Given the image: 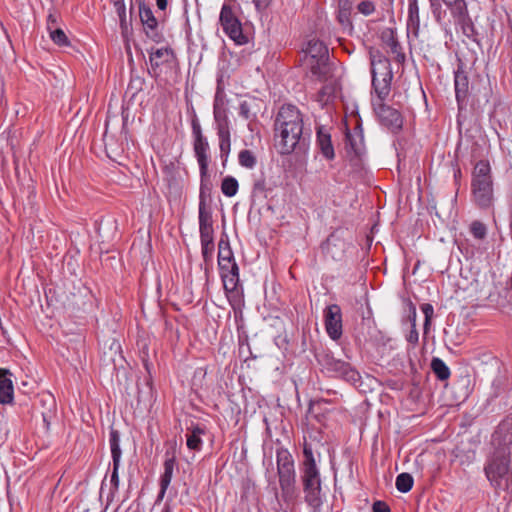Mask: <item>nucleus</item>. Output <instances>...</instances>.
I'll list each match as a JSON object with an SVG mask.
<instances>
[{
	"label": "nucleus",
	"mask_w": 512,
	"mask_h": 512,
	"mask_svg": "<svg viewBox=\"0 0 512 512\" xmlns=\"http://www.w3.org/2000/svg\"><path fill=\"white\" fill-rule=\"evenodd\" d=\"M512 421H502L492 435L494 451L487 459L484 472L496 491H512V469L510 467V445L512 444Z\"/></svg>",
	"instance_id": "f257e3e1"
},
{
	"label": "nucleus",
	"mask_w": 512,
	"mask_h": 512,
	"mask_svg": "<svg viewBox=\"0 0 512 512\" xmlns=\"http://www.w3.org/2000/svg\"><path fill=\"white\" fill-rule=\"evenodd\" d=\"M471 202L481 211L494 209L495 192L492 167L487 159L478 160L471 172Z\"/></svg>",
	"instance_id": "f03ea898"
},
{
	"label": "nucleus",
	"mask_w": 512,
	"mask_h": 512,
	"mask_svg": "<svg viewBox=\"0 0 512 512\" xmlns=\"http://www.w3.org/2000/svg\"><path fill=\"white\" fill-rule=\"evenodd\" d=\"M299 127H304L300 110L292 104L282 105L274 120V145L279 154L288 150L289 142L299 132Z\"/></svg>",
	"instance_id": "7ed1b4c3"
},
{
	"label": "nucleus",
	"mask_w": 512,
	"mask_h": 512,
	"mask_svg": "<svg viewBox=\"0 0 512 512\" xmlns=\"http://www.w3.org/2000/svg\"><path fill=\"white\" fill-rule=\"evenodd\" d=\"M276 465L281 498L285 503L293 504L298 497L296 470L293 456L287 448L283 446L277 447Z\"/></svg>",
	"instance_id": "20e7f679"
},
{
	"label": "nucleus",
	"mask_w": 512,
	"mask_h": 512,
	"mask_svg": "<svg viewBox=\"0 0 512 512\" xmlns=\"http://www.w3.org/2000/svg\"><path fill=\"white\" fill-rule=\"evenodd\" d=\"M315 358L321 371L328 377L342 379L355 388L361 387V375L349 362L335 358L331 351L324 349L315 352Z\"/></svg>",
	"instance_id": "39448f33"
},
{
	"label": "nucleus",
	"mask_w": 512,
	"mask_h": 512,
	"mask_svg": "<svg viewBox=\"0 0 512 512\" xmlns=\"http://www.w3.org/2000/svg\"><path fill=\"white\" fill-rule=\"evenodd\" d=\"M372 88L375 91L378 100L384 101L390 94L393 72L390 60L377 51L376 54H370Z\"/></svg>",
	"instance_id": "423d86ee"
},
{
	"label": "nucleus",
	"mask_w": 512,
	"mask_h": 512,
	"mask_svg": "<svg viewBox=\"0 0 512 512\" xmlns=\"http://www.w3.org/2000/svg\"><path fill=\"white\" fill-rule=\"evenodd\" d=\"M149 54L150 68H148V74L157 80L163 74L168 77H172L179 68L178 58L174 50L167 46L162 48L147 49Z\"/></svg>",
	"instance_id": "0eeeda50"
},
{
	"label": "nucleus",
	"mask_w": 512,
	"mask_h": 512,
	"mask_svg": "<svg viewBox=\"0 0 512 512\" xmlns=\"http://www.w3.org/2000/svg\"><path fill=\"white\" fill-rule=\"evenodd\" d=\"M304 57H309L310 72L319 81L327 80L329 73V51L324 42L318 39L308 41L307 46L303 49Z\"/></svg>",
	"instance_id": "6e6552de"
},
{
	"label": "nucleus",
	"mask_w": 512,
	"mask_h": 512,
	"mask_svg": "<svg viewBox=\"0 0 512 512\" xmlns=\"http://www.w3.org/2000/svg\"><path fill=\"white\" fill-rule=\"evenodd\" d=\"M219 22L225 34L237 45H244L248 42V37L243 33L242 24L231 5L223 4Z\"/></svg>",
	"instance_id": "1a4fd4ad"
},
{
	"label": "nucleus",
	"mask_w": 512,
	"mask_h": 512,
	"mask_svg": "<svg viewBox=\"0 0 512 512\" xmlns=\"http://www.w3.org/2000/svg\"><path fill=\"white\" fill-rule=\"evenodd\" d=\"M372 105L378 121L382 126L386 127L394 134L402 130L403 117L397 109L385 104L384 101L381 100L373 102Z\"/></svg>",
	"instance_id": "9d476101"
},
{
	"label": "nucleus",
	"mask_w": 512,
	"mask_h": 512,
	"mask_svg": "<svg viewBox=\"0 0 512 512\" xmlns=\"http://www.w3.org/2000/svg\"><path fill=\"white\" fill-rule=\"evenodd\" d=\"M139 17L147 38L156 44L164 42L165 37L162 31L159 30L158 20L154 16L152 9L143 1L139 2Z\"/></svg>",
	"instance_id": "9b49d317"
},
{
	"label": "nucleus",
	"mask_w": 512,
	"mask_h": 512,
	"mask_svg": "<svg viewBox=\"0 0 512 512\" xmlns=\"http://www.w3.org/2000/svg\"><path fill=\"white\" fill-rule=\"evenodd\" d=\"M300 483L314 482L321 479L320 469L317 466L316 457L311 444L306 441L303 444V460L299 464Z\"/></svg>",
	"instance_id": "f8f14e48"
},
{
	"label": "nucleus",
	"mask_w": 512,
	"mask_h": 512,
	"mask_svg": "<svg viewBox=\"0 0 512 512\" xmlns=\"http://www.w3.org/2000/svg\"><path fill=\"white\" fill-rule=\"evenodd\" d=\"M324 325L328 336L337 341L342 336V312L338 304L328 305L324 310Z\"/></svg>",
	"instance_id": "ddd939ff"
},
{
	"label": "nucleus",
	"mask_w": 512,
	"mask_h": 512,
	"mask_svg": "<svg viewBox=\"0 0 512 512\" xmlns=\"http://www.w3.org/2000/svg\"><path fill=\"white\" fill-rule=\"evenodd\" d=\"M304 501L312 512H321L324 503L322 479L301 483Z\"/></svg>",
	"instance_id": "4468645a"
},
{
	"label": "nucleus",
	"mask_w": 512,
	"mask_h": 512,
	"mask_svg": "<svg viewBox=\"0 0 512 512\" xmlns=\"http://www.w3.org/2000/svg\"><path fill=\"white\" fill-rule=\"evenodd\" d=\"M311 143V130L299 127V132L289 142L287 151H282L280 155L288 156L294 154L298 159L305 158L309 152Z\"/></svg>",
	"instance_id": "2eb2a0df"
},
{
	"label": "nucleus",
	"mask_w": 512,
	"mask_h": 512,
	"mask_svg": "<svg viewBox=\"0 0 512 512\" xmlns=\"http://www.w3.org/2000/svg\"><path fill=\"white\" fill-rule=\"evenodd\" d=\"M455 97L459 111L467 105V97L469 93V78L464 71L463 64H459L454 72Z\"/></svg>",
	"instance_id": "dca6fc26"
},
{
	"label": "nucleus",
	"mask_w": 512,
	"mask_h": 512,
	"mask_svg": "<svg viewBox=\"0 0 512 512\" xmlns=\"http://www.w3.org/2000/svg\"><path fill=\"white\" fill-rule=\"evenodd\" d=\"M316 146L322 156L332 161L335 158V150L329 130L324 126L316 128Z\"/></svg>",
	"instance_id": "f3484780"
},
{
	"label": "nucleus",
	"mask_w": 512,
	"mask_h": 512,
	"mask_svg": "<svg viewBox=\"0 0 512 512\" xmlns=\"http://www.w3.org/2000/svg\"><path fill=\"white\" fill-rule=\"evenodd\" d=\"M380 38L381 41L389 47L390 53L394 55V60L399 64H403L406 60V56L397 39L396 30L393 28H386L381 32Z\"/></svg>",
	"instance_id": "a211bd4d"
},
{
	"label": "nucleus",
	"mask_w": 512,
	"mask_h": 512,
	"mask_svg": "<svg viewBox=\"0 0 512 512\" xmlns=\"http://www.w3.org/2000/svg\"><path fill=\"white\" fill-rule=\"evenodd\" d=\"M223 288L227 300L234 312L236 313L239 311L241 313V310L244 307V291L241 282H229L223 284Z\"/></svg>",
	"instance_id": "6ab92c4d"
},
{
	"label": "nucleus",
	"mask_w": 512,
	"mask_h": 512,
	"mask_svg": "<svg viewBox=\"0 0 512 512\" xmlns=\"http://www.w3.org/2000/svg\"><path fill=\"white\" fill-rule=\"evenodd\" d=\"M321 247L324 253L331 256L333 259L340 260L344 255L346 243L338 235V232L335 231L327 237L326 241L322 243Z\"/></svg>",
	"instance_id": "aec40b11"
},
{
	"label": "nucleus",
	"mask_w": 512,
	"mask_h": 512,
	"mask_svg": "<svg viewBox=\"0 0 512 512\" xmlns=\"http://www.w3.org/2000/svg\"><path fill=\"white\" fill-rule=\"evenodd\" d=\"M452 16L455 23L461 27L463 34L474 42H478V32L473 24L471 17L469 16L467 7L462 10L457 9V13L453 14Z\"/></svg>",
	"instance_id": "412c9836"
},
{
	"label": "nucleus",
	"mask_w": 512,
	"mask_h": 512,
	"mask_svg": "<svg viewBox=\"0 0 512 512\" xmlns=\"http://www.w3.org/2000/svg\"><path fill=\"white\" fill-rule=\"evenodd\" d=\"M12 373L8 369L0 368V403L12 404L14 400V387Z\"/></svg>",
	"instance_id": "4be33fe9"
},
{
	"label": "nucleus",
	"mask_w": 512,
	"mask_h": 512,
	"mask_svg": "<svg viewBox=\"0 0 512 512\" xmlns=\"http://www.w3.org/2000/svg\"><path fill=\"white\" fill-rule=\"evenodd\" d=\"M218 266L223 284L233 281L238 283V281H240L239 267L235 261L234 254H232V259L229 258V260L226 261L221 260V263L218 261Z\"/></svg>",
	"instance_id": "5701e85b"
},
{
	"label": "nucleus",
	"mask_w": 512,
	"mask_h": 512,
	"mask_svg": "<svg viewBox=\"0 0 512 512\" xmlns=\"http://www.w3.org/2000/svg\"><path fill=\"white\" fill-rule=\"evenodd\" d=\"M187 430V447L193 451H200L203 444L201 435H204L206 433V427L204 425L192 423L190 427H187Z\"/></svg>",
	"instance_id": "b1692460"
},
{
	"label": "nucleus",
	"mask_w": 512,
	"mask_h": 512,
	"mask_svg": "<svg viewBox=\"0 0 512 512\" xmlns=\"http://www.w3.org/2000/svg\"><path fill=\"white\" fill-rule=\"evenodd\" d=\"M209 150L210 146L207 138L193 141L194 155L197 159L199 170H203V172H205L209 166Z\"/></svg>",
	"instance_id": "393cba45"
},
{
	"label": "nucleus",
	"mask_w": 512,
	"mask_h": 512,
	"mask_svg": "<svg viewBox=\"0 0 512 512\" xmlns=\"http://www.w3.org/2000/svg\"><path fill=\"white\" fill-rule=\"evenodd\" d=\"M200 236H214L212 211L209 206L199 205Z\"/></svg>",
	"instance_id": "a878e982"
},
{
	"label": "nucleus",
	"mask_w": 512,
	"mask_h": 512,
	"mask_svg": "<svg viewBox=\"0 0 512 512\" xmlns=\"http://www.w3.org/2000/svg\"><path fill=\"white\" fill-rule=\"evenodd\" d=\"M200 172V191H199V205L209 206L211 203V191H212V182L210 180V175L208 169L203 172V170H199Z\"/></svg>",
	"instance_id": "bb28decb"
},
{
	"label": "nucleus",
	"mask_w": 512,
	"mask_h": 512,
	"mask_svg": "<svg viewBox=\"0 0 512 512\" xmlns=\"http://www.w3.org/2000/svg\"><path fill=\"white\" fill-rule=\"evenodd\" d=\"M176 466V453L174 449L167 450L165 452V461L163 463L164 472L160 476L159 483L164 485H170L174 468Z\"/></svg>",
	"instance_id": "cd10ccee"
},
{
	"label": "nucleus",
	"mask_w": 512,
	"mask_h": 512,
	"mask_svg": "<svg viewBox=\"0 0 512 512\" xmlns=\"http://www.w3.org/2000/svg\"><path fill=\"white\" fill-rule=\"evenodd\" d=\"M408 19L407 28L413 32L415 36L418 35L420 28L419 7L417 0H408Z\"/></svg>",
	"instance_id": "c85d7f7f"
},
{
	"label": "nucleus",
	"mask_w": 512,
	"mask_h": 512,
	"mask_svg": "<svg viewBox=\"0 0 512 512\" xmlns=\"http://www.w3.org/2000/svg\"><path fill=\"white\" fill-rule=\"evenodd\" d=\"M363 136L362 134L359 136V140H357L347 129L345 133V149L347 154H354L355 158H360L363 154Z\"/></svg>",
	"instance_id": "c756f323"
},
{
	"label": "nucleus",
	"mask_w": 512,
	"mask_h": 512,
	"mask_svg": "<svg viewBox=\"0 0 512 512\" xmlns=\"http://www.w3.org/2000/svg\"><path fill=\"white\" fill-rule=\"evenodd\" d=\"M430 368L439 381L444 382L450 378V368L441 358L433 357L430 363Z\"/></svg>",
	"instance_id": "7c9ffc66"
},
{
	"label": "nucleus",
	"mask_w": 512,
	"mask_h": 512,
	"mask_svg": "<svg viewBox=\"0 0 512 512\" xmlns=\"http://www.w3.org/2000/svg\"><path fill=\"white\" fill-rule=\"evenodd\" d=\"M352 5L351 0H338L337 19L341 25L349 26L350 28H352V22L350 19Z\"/></svg>",
	"instance_id": "2f4dec72"
},
{
	"label": "nucleus",
	"mask_w": 512,
	"mask_h": 512,
	"mask_svg": "<svg viewBox=\"0 0 512 512\" xmlns=\"http://www.w3.org/2000/svg\"><path fill=\"white\" fill-rule=\"evenodd\" d=\"M213 117L217 134L230 133L227 109L213 110Z\"/></svg>",
	"instance_id": "473e14b6"
},
{
	"label": "nucleus",
	"mask_w": 512,
	"mask_h": 512,
	"mask_svg": "<svg viewBox=\"0 0 512 512\" xmlns=\"http://www.w3.org/2000/svg\"><path fill=\"white\" fill-rule=\"evenodd\" d=\"M109 444L111 449L112 462H120L122 451L120 448V433L111 427L109 433Z\"/></svg>",
	"instance_id": "72a5a7b5"
},
{
	"label": "nucleus",
	"mask_w": 512,
	"mask_h": 512,
	"mask_svg": "<svg viewBox=\"0 0 512 512\" xmlns=\"http://www.w3.org/2000/svg\"><path fill=\"white\" fill-rule=\"evenodd\" d=\"M273 191L272 186H268L264 176H260L259 178L254 180L252 187V198H263L266 199L268 194Z\"/></svg>",
	"instance_id": "f704fd0d"
},
{
	"label": "nucleus",
	"mask_w": 512,
	"mask_h": 512,
	"mask_svg": "<svg viewBox=\"0 0 512 512\" xmlns=\"http://www.w3.org/2000/svg\"><path fill=\"white\" fill-rule=\"evenodd\" d=\"M219 139L220 158L223 167L226 166L231 151V133L217 134Z\"/></svg>",
	"instance_id": "c9c22d12"
},
{
	"label": "nucleus",
	"mask_w": 512,
	"mask_h": 512,
	"mask_svg": "<svg viewBox=\"0 0 512 512\" xmlns=\"http://www.w3.org/2000/svg\"><path fill=\"white\" fill-rule=\"evenodd\" d=\"M201 253L206 264L212 261L214 253V236H200Z\"/></svg>",
	"instance_id": "e433bc0d"
},
{
	"label": "nucleus",
	"mask_w": 512,
	"mask_h": 512,
	"mask_svg": "<svg viewBox=\"0 0 512 512\" xmlns=\"http://www.w3.org/2000/svg\"><path fill=\"white\" fill-rule=\"evenodd\" d=\"M239 183L233 176H226L221 182V191L227 197H233L237 194Z\"/></svg>",
	"instance_id": "4c0bfd02"
},
{
	"label": "nucleus",
	"mask_w": 512,
	"mask_h": 512,
	"mask_svg": "<svg viewBox=\"0 0 512 512\" xmlns=\"http://www.w3.org/2000/svg\"><path fill=\"white\" fill-rule=\"evenodd\" d=\"M414 479L410 473H400L396 477L395 486L401 493L409 492L413 487Z\"/></svg>",
	"instance_id": "58836bf2"
},
{
	"label": "nucleus",
	"mask_w": 512,
	"mask_h": 512,
	"mask_svg": "<svg viewBox=\"0 0 512 512\" xmlns=\"http://www.w3.org/2000/svg\"><path fill=\"white\" fill-rule=\"evenodd\" d=\"M238 161L242 167L253 169L257 164V158L251 150L244 149L238 154Z\"/></svg>",
	"instance_id": "ea45409f"
},
{
	"label": "nucleus",
	"mask_w": 512,
	"mask_h": 512,
	"mask_svg": "<svg viewBox=\"0 0 512 512\" xmlns=\"http://www.w3.org/2000/svg\"><path fill=\"white\" fill-rule=\"evenodd\" d=\"M119 467L120 462H112V473L110 478L111 488L108 496V502L113 500L115 492L119 488Z\"/></svg>",
	"instance_id": "a19ab883"
},
{
	"label": "nucleus",
	"mask_w": 512,
	"mask_h": 512,
	"mask_svg": "<svg viewBox=\"0 0 512 512\" xmlns=\"http://www.w3.org/2000/svg\"><path fill=\"white\" fill-rule=\"evenodd\" d=\"M469 231L477 240H484L487 237V226L479 220L471 222Z\"/></svg>",
	"instance_id": "79ce46f5"
},
{
	"label": "nucleus",
	"mask_w": 512,
	"mask_h": 512,
	"mask_svg": "<svg viewBox=\"0 0 512 512\" xmlns=\"http://www.w3.org/2000/svg\"><path fill=\"white\" fill-rule=\"evenodd\" d=\"M145 78L139 75H131L130 82L128 84L127 91L131 93L132 97H135L139 92L144 89Z\"/></svg>",
	"instance_id": "37998d69"
},
{
	"label": "nucleus",
	"mask_w": 512,
	"mask_h": 512,
	"mask_svg": "<svg viewBox=\"0 0 512 512\" xmlns=\"http://www.w3.org/2000/svg\"><path fill=\"white\" fill-rule=\"evenodd\" d=\"M225 98H226V94L224 91V87L222 86L221 80H218L216 92H215V96H214L213 110L226 109L225 108Z\"/></svg>",
	"instance_id": "c03bdc74"
},
{
	"label": "nucleus",
	"mask_w": 512,
	"mask_h": 512,
	"mask_svg": "<svg viewBox=\"0 0 512 512\" xmlns=\"http://www.w3.org/2000/svg\"><path fill=\"white\" fill-rule=\"evenodd\" d=\"M232 248L230 246L229 241H223V237H220V240L218 242V261L221 263V260L226 261L229 260V258L232 259Z\"/></svg>",
	"instance_id": "a18cd8bd"
},
{
	"label": "nucleus",
	"mask_w": 512,
	"mask_h": 512,
	"mask_svg": "<svg viewBox=\"0 0 512 512\" xmlns=\"http://www.w3.org/2000/svg\"><path fill=\"white\" fill-rule=\"evenodd\" d=\"M420 309L424 314V324H423L424 334H427L430 329L431 320L434 315V308L430 303H423L420 306Z\"/></svg>",
	"instance_id": "49530a36"
},
{
	"label": "nucleus",
	"mask_w": 512,
	"mask_h": 512,
	"mask_svg": "<svg viewBox=\"0 0 512 512\" xmlns=\"http://www.w3.org/2000/svg\"><path fill=\"white\" fill-rule=\"evenodd\" d=\"M51 40L58 46H69L70 41L65 32L60 28H55L49 31Z\"/></svg>",
	"instance_id": "de8ad7c7"
},
{
	"label": "nucleus",
	"mask_w": 512,
	"mask_h": 512,
	"mask_svg": "<svg viewBox=\"0 0 512 512\" xmlns=\"http://www.w3.org/2000/svg\"><path fill=\"white\" fill-rule=\"evenodd\" d=\"M191 128L193 141L207 138L206 136L203 135L201 124L195 110H193V116L191 118Z\"/></svg>",
	"instance_id": "09e8293b"
},
{
	"label": "nucleus",
	"mask_w": 512,
	"mask_h": 512,
	"mask_svg": "<svg viewBox=\"0 0 512 512\" xmlns=\"http://www.w3.org/2000/svg\"><path fill=\"white\" fill-rule=\"evenodd\" d=\"M115 10L117 12V15L119 17L120 22V28L122 31V34H125L128 31V26L131 25V23L127 22L126 19V7L124 3H120L119 5L114 6Z\"/></svg>",
	"instance_id": "8fccbe9b"
},
{
	"label": "nucleus",
	"mask_w": 512,
	"mask_h": 512,
	"mask_svg": "<svg viewBox=\"0 0 512 512\" xmlns=\"http://www.w3.org/2000/svg\"><path fill=\"white\" fill-rule=\"evenodd\" d=\"M253 103L243 101L239 106V115L245 120H254L257 116L256 112L252 111Z\"/></svg>",
	"instance_id": "3c124183"
},
{
	"label": "nucleus",
	"mask_w": 512,
	"mask_h": 512,
	"mask_svg": "<svg viewBox=\"0 0 512 512\" xmlns=\"http://www.w3.org/2000/svg\"><path fill=\"white\" fill-rule=\"evenodd\" d=\"M359 13L369 16L375 11V4L371 0H363L357 5Z\"/></svg>",
	"instance_id": "603ef678"
},
{
	"label": "nucleus",
	"mask_w": 512,
	"mask_h": 512,
	"mask_svg": "<svg viewBox=\"0 0 512 512\" xmlns=\"http://www.w3.org/2000/svg\"><path fill=\"white\" fill-rule=\"evenodd\" d=\"M416 318H417L416 307L411 301H409L408 302L407 321L411 324V327H416Z\"/></svg>",
	"instance_id": "864d4df0"
},
{
	"label": "nucleus",
	"mask_w": 512,
	"mask_h": 512,
	"mask_svg": "<svg viewBox=\"0 0 512 512\" xmlns=\"http://www.w3.org/2000/svg\"><path fill=\"white\" fill-rule=\"evenodd\" d=\"M372 512H391V509L386 502L377 500L372 505Z\"/></svg>",
	"instance_id": "5fc2aeb1"
},
{
	"label": "nucleus",
	"mask_w": 512,
	"mask_h": 512,
	"mask_svg": "<svg viewBox=\"0 0 512 512\" xmlns=\"http://www.w3.org/2000/svg\"><path fill=\"white\" fill-rule=\"evenodd\" d=\"M419 339V334L416 327H411L410 332L406 336V340L411 344H417Z\"/></svg>",
	"instance_id": "6e6d98bb"
},
{
	"label": "nucleus",
	"mask_w": 512,
	"mask_h": 512,
	"mask_svg": "<svg viewBox=\"0 0 512 512\" xmlns=\"http://www.w3.org/2000/svg\"><path fill=\"white\" fill-rule=\"evenodd\" d=\"M159 485H160V490H159V493L157 495L156 503H159V502H161L163 500V498H164V496L166 494V491H167V489L169 487L168 485H164V484H161V483H159Z\"/></svg>",
	"instance_id": "4d7b16f0"
},
{
	"label": "nucleus",
	"mask_w": 512,
	"mask_h": 512,
	"mask_svg": "<svg viewBox=\"0 0 512 512\" xmlns=\"http://www.w3.org/2000/svg\"><path fill=\"white\" fill-rule=\"evenodd\" d=\"M253 2L257 9H265L271 4L272 0H253Z\"/></svg>",
	"instance_id": "13d9d810"
},
{
	"label": "nucleus",
	"mask_w": 512,
	"mask_h": 512,
	"mask_svg": "<svg viewBox=\"0 0 512 512\" xmlns=\"http://www.w3.org/2000/svg\"><path fill=\"white\" fill-rule=\"evenodd\" d=\"M57 23V18L54 14L50 13L47 17V28L48 30H52L53 25Z\"/></svg>",
	"instance_id": "bf43d9fd"
},
{
	"label": "nucleus",
	"mask_w": 512,
	"mask_h": 512,
	"mask_svg": "<svg viewBox=\"0 0 512 512\" xmlns=\"http://www.w3.org/2000/svg\"><path fill=\"white\" fill-rule=\"evenodd\" d=\"M174 171H175V167L172 162L164 167V172L171 178L174 177Z\"/></svg>",
	"instance_id": "052dcab7"
},
{
	"label": "nucleus",
	"mask_w": 512,
	"mask_h": 512,
	"mask_svg": "<svg viewBox=\"0 0 512 512\" xmlns=\"http://www.w3.org/2000/svg\"><path fill=\"white\" fill-rule=\"evenodd\" d=\"M156 5L159 10H165L168 5V0H156Z\"/></svg>",
	"instance_id": "680f3d73"
},
{
	"label": "nucleus",
	"mask_w": 512,
	"mask_h": 512,
	"mask_svg": "<svg viewBox=\"0 0 512 512\" xmlns=\"http://www.w3.org/2000/svg\"><path fill=\"white\" fill-rule=\"evenodd\" d=\"M461 176H462L461 169L458 166V164H456V168L454 169V179H455V181L458 182L460 180Z\"/></svg>",
	"instance_id": "e2e57ef3"
},
{
	"label": "nucleus",
	"mask_w": 512,
	"mask_h": 512,
	"mask_svg": "<svg viewBox=\"0 0 512 512\" xmlns=\"http://www.w3.org/2000/svg\"><path fill=\"white\" fill-rule=\"evenodd\" d=\"M114 345H115V354H116V353L120 352L121 346H120V344H119L118 342H114V343L111 345L110 350H112V349H113V346H114Z\"/></svg>",
	"instance_id": "0e129e2a"
},
{
	"label": "nucleus",
	"mask_w": 512,
	"mask_h": 512,
	"mask_svg": "<svg viewBox=\"0 0 512 512\" xmlns=\"http://www.w3.org/2000/svg\"><path fill=\"white\" fill-rule=\"evenodd\" d=\"M161 512H172V509H171V506L169 505V503H165Z\"/></svg>",
	"instance_id": "69168bd1"
},
{
	"label": "nucleus",
	"mask_w": 512,
	"mask_h": 512,
	"mask_svg": "<svg viewBox=\"0 0 512 512\" xmlns=\"http://www.w3.org/2000/svg\"><path fill=\"white\" fill-rule=\"evenodd\" d=\"M113 6L119 5L120 3H124V0H109Z\"/></svg>",
	"instance_id": "338daca9"
},
{
	"label": "nucleus",
	"mask_w": 512,
	"mask_h": 512,
	"mask_svg": "<svg viewBox=\"0 0 512 512\" xmlns=\"http://www.w3.org/2000/svg\"><path fill=\"white\" fill-rule=\"evenodd\" d=\"M221 237H223V241H229V237L225 231L222 232Z\"/></svg>",
	"instance_id": "774afa93"
}]
</instances>
